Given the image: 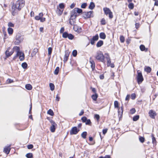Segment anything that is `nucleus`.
<instances>
[{
	"label": "nucleus",
	"instance_id": "1",
	"mask_svg": "<svg viewBox=\"0 0 158 158\" xmlns=\"http://www.w3.org/2000/svg\"><path fill=\"white\" fill-rule=\"evenodd\" d=\"M10 48H8L6 52V57H8L12 55L15 51L16 52V54L14 57L13 59H15L17 57L19 56V59L20 60H23L24 59V54L23 52L20 51L19 48L18 47L15 46L14 47L13 49L9 51Z\"/></svg>",
	"mask_w": 158,
	"mask_h": 158
},
{
	"label": "nucleus",
	"instance_id": "2",
	"mask_svg": "<svg viewBox=\"0 0 158 158\" xmlns=\"http://www.w3.org/2000/svg\"><path fill=\"white\" fill-rule=\"evenodd\" d=\"M25 5V1L24 0H18L15 4L13 5L12 7V14L15 15L16 13L20 10Z\"/></svg>",
	"mask_w": 158,
	"mask_h": 158
},
{
	"label": "nucleus",
	"instance_id": "3",
	"mask_svg": "<svg viewBox=\"0 0 158 158\" xmlns=\"http://www.w3.org/2000/svg\"><path fill=\"white\" fill-rule=\"evenodd\" d=\"M23 40V36L19 33H18L16 34L15 37V45H19Z\"/></svg>",
	"mask_w": 158,
	"mask_h": 158
},
{
	"label": "nucleus",
	"instance_id": "4",
	"mask_svg": "<svg viewBox=\"0 0 158 158\" xmlns=\"http://www.w3.org/2000/svg\"><path fill=\"white\" fill-rule=\"evenodd\" d=\"M96 58L99 61L103 62L104 60V57L101 51H99L97 53L95 56Z\"/></svg>",
	"mask_w": 158,
	"mask_h": 158
},
{
	"label": "nucleus",
	"instance_id": "5",
	"mask_svg": "<svg viewBox=\"0 0 158 158\" xmlns=\"http://www.w3.org/2000/svg\"><path fill=\"white\" fill-rule=\"evenodd\" d=\"M49 122L51 124V126L50 127V130L51 132H54L55 131L56 127L57 126V124L52 119H51L48 118Z\"/></svg>",
	"mask_w": 158,
	"mask_h": 158
},
{
	"label": "nucleus",
	"instance_id": "6",
	"mask_svg": "<svg viewBox=\"0 0 158 158\" xmlns=\"http://www.w3.org/2000/svg\"><path fill=\"white\" fill-rule=\"evenodd\" d=\"M137 81L138 83L139 84L143 81V78L142 74L139 70L137 71Z\"/></svg>",
	"mask_w": 158,
	"mask_h": 158
},
{
	"label": "nucleus",
	"instance_id": "7",
	"mask_svg": "<svg viewBox=\"0 0 158 158\" xmlns=\"http://www.w3.org/2000/svg\"><path fill=\"white\" fill-rule=\"evenodd\" d=\"M103 10L105 15H107L108 14L109 17L110 19L113 18V15H112V12L110 10L109 8L107 7L104 8L103 9Z\"/></svg>",
	"mask_w": 158,
	"mask_h": 158
},
{
	"label": "nucleus",
	"instance_id": "8",
	"mask_svg": "<svg viewBox=\"0 0 158 158\" xmlns=\"http://www.w3.org/2000/svg\"><path fill=\"white\" fill-rule=\"evenodd\" d=\"M79 131L80 129H78L77 127H73L70 131V135H76Z\"/></svg>",
	"mask_w": 158,
	"mask_h": 158
},
{
	"label": "nucleus",
	"instance_id": "9",
	"mask_svg": "<svg viewBox=\"0 0 158 158\" xmlns=\"http://www.w3.org/2000/svg\"><path fill=\"white\" fill-rule=\"evenodd\" d=\"M92 11H90L88 12H84L83 13V17L85 19H87L93 16Z\"/></svg>",
	"mask_w": 158,
	"mask_h": 158
},
{
	"label": "nucleus",
	"instance_id": "10",
	"mask_svg": "<svg viewBox=\"0 0 158 158\" xmlns=\"http://www.w3.org/2000/svg\"><path fill=\"white\" fill-rule=\"evenodd\" d=\"M148 114L150 117L153 119L155 118V116L157 115L156 112L153 110H149Z\"/></svg>",
	"mask_w": 158,
	"mask_h": 158
},
{
	"label": "nucleus",
	"instance_id": "11",
	"mask_svg": "<svg viewBox=\"0 0 158 158\" xmlns=\"http://www.w3.org/2000/svg\"><path fill=\"white\" fill-rule=\"evenodd\" d=\"M98 35L97 34L93 36L92 38L90 40V44L92 45H94L95 43V41L98 40Z\"/></svg>",
	"mask_w": 158,
	"mask_h": 158
},
{
	"label": "nucleus",
	"instance_id": "12",
	"mask_svg": "<svg viewBox=\"0 0 158 158\" xmlns=\"http://www.w3.org/2000/svg\"><path fill=\"white\" fill-rule=\"evenodd\" d=\"M73 9L72 11L70 18L72 19H75L77 14V13Z\"/></svg>",
	"mask_w": 158,
	"mask_h": 158
},
{
	"label": "nucleus",
	"instance_id": "13",
	"mask_svg": "<svg viewBox=\"0 0 158 158\" xmlns=\"http://www.w3.org/2000/svg\"><path fill=\"white\" fill-rule=\"evenodd\" d=\"M10 145L9 146L6 147L4 149V152L7 154H9L10 151Z\"/></svg>",
	"mask_w": 158,
	"mask_h": 158
},
{
	"label": "nucleus",
	"instance_id": "14",
	"mask_svg": "<svg viewBox=\"0 0 158 158\" xmlns=\"http://www.w3.org/2000/svg\"><path fill=\"white\" fill-rule=\"evenodd\" d=\"M91 58H90V60L89 61V62L91 64V68L93 70L95 68V64L94 61L93 60H91Z\"/></svg>",
	"mask_w": 158,
	"mask_h": 158
},
{
	"label": "nucleus",
	"instance_id": "15",
	"mask_svg": "<svg viewBox=\"0 0 158 158\" xmlns=\"http://www.w3.org/2000/svg\"><path fill=\"white\" fill-rule=\"evenodd\" d=\"M73 29L76 31L79 32L81 31V28L80 27H77V25H74L73 26Z\"/></svg>",
	"mask_w": 158,
	"mask_h": 158
},
{
	"label": "nucleus",
	"instance_id": "16",
	"mask_svg": "<svg viewBox=\"0 0 158 158\" xmlns=\"http://www.w3.org/2000/svg\"><path fill=\"white\" fill-rule=\"evenodd\" d=\"M43 15V14L42 13H39L38 16H37L35 17V19L36 20H38L40 19L42 17Z\"/></svg>",
	"mask_w": 158,
	"mask_h": 158
},
{
	"label": "nucleus",
	"instance_id": "17",
	"mask_svg": "<svg viewBox=\"0 0 158 158\" xmlns=\"http://www.w3.org/2000/svg\"><path fill=\"white\" fill-rule=\"evenodd\" d=\"M107 65L108 66H110L111 68H114V65L113 64L111 63L110 59L107 60Z\"/></svg>",
	"mask_w": 158,
	"mask_h": 158
},
{
	"label": "nucleus",
	"instance_id": "18",
	"mask_svg": "<svg viewBox=\"0 0 158 158\" xmlns=\"http://www.w3.org/2000/svg\"><path fill=\"white\" fill-rule=\"evenodd\" d=\"M103 44V41L100 40L98 41L96 44V46L97 47H100L102 46Z\"/></svg>",
	"mask_w": 158,
	"mask_h": 158
},
{
	"label": "nucleus",
	"instance_id": "19",
	"mask_svg": "<svg viewBox=\"0 0 158 158\" xmlns=\"http://www.w3.org/2000/svg\"><path fill=\"white\" fill-rule=\"evenodd\" d=\"M75 19H72L70 18L69 21V23L72 26H74L75 23Z\"/></svg>",
	"mask_w": 158,
	"mask_h": 158
},
{
	"label": "nucleus",
	"instance_id": "20",
	"mask_svg": "<svg viewBox=\"0 0 158 158\" xmlns=\"http://www.w3.org/2000/svg\"><path fill=\"white\" fill-rule=\"evenodd\" d=\"M100 37L102 39H105L106 38V35L104 33L101 32L99 35Z\"/></svg>",
	"mask_w": 158,
	"mask_h": 158
},
{
	"label": "nucleus",
	"instance_id": "21",
	"mask_svg": "<svg viewBox=\"0 0 158 158\" xmlns=\"http://www.w3.org/2000/svg\"><path fill=\"white\" fill-rule=\"evenodd\" d=\"M140 48L141 51H147L148 50L147 48H146L143 45H141L140 46Z\"/></svg>",
	"mask_w": 158,
	"mask_h": 158
},
{
	"label": "nucleus",
	"instance_id": "22",
	"mask_svg": "<svg viewBox=\"0 0 158 158\" xmlns=\"http://www.w3.org/2000/svg\"><path fill=\"white\" fill-rule=\"evenodd\" d=\"M69 56V53H68V52L66 53L64 59V62H66L67 60L68 59Z\"/></svg>",
	"mask_w": 158,
	"mask_h": 158
},
{
	"label": "nucleus",
	"instance_id": "23",
	"mask_svg": "<svg viewBox=\"0 0 158 158\" xmlns=\"http://www.w3.org/2000/svg\"><path fill=\"white\" fill-rule=\"evenodd\" d=\"M75 11L77 13L80 14L82 12V10L81 9H79L78 8H75L74 9Z\"/></svg>",
	"mask_w": 158,
	"mask_h": 158
},
{
	"label": "nucleus",
	"instance_id": "24",
	"mask_svg": "<svg viewBox=\"0 0 158 158\" xmlns=\"http://www.w3.org/2000/svg\"><path fill=\"white\" fill-rule=\"evenodd\" d=\"M95 7V5L94 3L91 2L89 6V8L91 10L93 9Z\"/></svg>",
	"mask_w": 158,
	"mask_h": 158
},
{
	"label": "nucleus",
	"instance_id": "25",
	"mask_svg": "<svg viewBox=\"0 0 158 158\" xmlns=\"http://www.w3.org/2000/svg\"><path fill=\"white\" fill-rule=\"evenodd\" d=\"M98 97V94L95 93L92 96V98L94 101H96Z\"/></svg>",
	"mask_w": 158,
	"mask_h": 158
},
{
	"label": "nucleus",
	"instance_id": "26",
	"mask_svg": "<svg viewBox=\"0 0 158 158\" xmlns=\"http://www.w3.org/2000/svg\"><path fill=\"white\" fill-rule=\"evenodd\" d=\"M26 156L27 158H33V155L32 153H29L26 154Z\"/></svg>",
	"mask_w": 158,
	"mask_h": 158
},
{
	"label": "nucleus",
	"instance_id": "27",
	"mask_svg": "<svg viewBox=\"0 0 158 158\" xmlns=\"http://www.w3.org/2000/svg\"><path fill=\"white\" fill-rule=\"evenodd\" d=\"M47 114L50 115L52 116L54 115V113L53 111L51 109L47 111Z\"/></svg>",
	"mask_w": 158,
	"mask_h": 158
},
{
	"label": "nucleus",
	"instance_id": "28",
	"mask_svg": "<svg viewBox=\"0 0 158 158\" xmlns=\"http://www.w3.org/2000/svg\"><path fill=\"white\" fill-rule=\"evenodd\" d=\"M8 32L9 34L11 35L13 33V30L12 28L9 27L8 28Z\"/></svg>",
	"mask_w": 158,
	"mask_h": 158
},
{
	"label": "nucleus",
	"instance_id": "29",
	"mask_svg": "<svg viewBox=\"0 0 158 158\" xmlns=\"http://www.w3.org/2000/svg\"><path fill=\"white\" fill-rule=\"evenodd\" d=\"M60 68L59 67H57L54 71V73L55 75H57L59 71Z\"/></svg>",
	"mask_w": 158,
	"mask_h": 158
},
{
	"label": "nucleus",
	"instance_id": "30",
	"mask_svg": "<svg viewBox=\"0 0 158 158\" xmlns=\"http://www.w3.org/2000/svg\"><path fill=\"white\" fill-rule=\"evenodd\" d=\"M145 71L148 73H150L151 71V69L149 67H147L145 68Z\"/></svg>",
	"mask_w": 158,
	"mask_h": 158
},
{
	"label": "nucleus",
	"instance_id": "31",
	"mask_svg": "<svg viewBox=\"0 0 158 158\" xmlns=\"http://www.w3.org/2000/svg\"><path fill=\"white\" fill-rule=\"evenodd\" d=\"M87 135V133L86 131L83 132L81 134V136L84 139H85Z\"/></svg>",
	"mask_w": 158,
	"mask_h": 158
},
{
	"label": "nucleus",
	"instance_id": "32",
	"mask_svg": "<svg viewBox=\"0 0 158 158\" xmlns=\"http://www.w3.org/2000/svg\"><path fill=\"white\" fill-rule=\"evenodd\" d=\"M14 82L13 80L10 78H8L6 81V83L9 84L13 83Z\"/></svg>",
	"mask_w": 158,
	"mask_h": 158
},
{
	"label": "nucleus",
	"instance_id": "33",
	"mask_svg": "<svg viewBox=\"0 0 158 158\" xmlns=\"http://www.w3.org/2000/svg\"><path fill=\"white\" fill-rule=\"evenodd\" d=\"M139 118V115H136L134 116L133 118V120L134 121H136L138 120Z\"/></svg>",
	"mask_w": 158,
	"mask_h": 158
},
{
	"label": "nucleus",
	"instance_id": "34",
	"mask_svg": "<svg viewBox=\"0 0 158 158\" xmlns=\"http://www.w3.org/2000/svg\"><path fill=\"white\" fill-rule=\"evenodd\" d=\"M128 7L131 9H132L134 7V4L132 3H130L128 6Z\"/></svg>",
	"mask_w": 158,
	"mask_h": 158
},
{
	"label": "nucleus",
	"instance_id": "35",
	"mask_svg": "<svg viewBox=\"0 0 158 158\" xmlns=\"http://www.w3.org/2000/svg\"><path fill=\"white\" fill-rule=\"evenodd\" d=\"M63 10H60L58 8L57 10V12L59 15H60L63 13Z\"/></svg>",
	"mask_w": 158,
	"mask_h": 158
},
{
	"label": "nucleus",
	"instance_id": "36",
	"mask_svg": "<svg viewBox=\"0 0 158 158\" xmlns=\"http://www.w3.org/2000/svg\"><path fill=\"white\" fill-rule=\"evenodd\" d=\"M25 88L26 89H32V86L30 84H27L26 85Z\"/></svg>",
	"mask_w": 158,
	"mask_h": 158
},
{
	"label": "nucleus",
	"instance_id": "37",
	"mask_svg": "<svg viewBox=\"0 0 158 158\" xmlns=\"http://www.w3.org/2000/svg\"><path fill=\"white\" fill-rule=\"evenodd\" d=\"M21 66H22V67L23 69H26L27 68V64L26 63L24 62V63H23L22 64Z\"/></svg>",
	"mask_w": 158,
	"mask_h": 158
},
{
	"label": "nucleus",
	"instance_id": "38",
	"mask_svg": "<svg viewBox=\"0 0 158 158\" xmlns=\"http://www.w3.org/2000/svg\"><path fill=\"white\" fill-rule=\"evenodd\" d=\"M67 37L70 40H72L73 39L74 36L72 34H68Z\"/></svg>",
	"mask_w": 158,
	"mask_h": 158
},
{
	"label": "nucleus",
	"instance_id": "39",
	"mask_svg": "<svg viewBox=\"0 0 158 158\" xmlns=\"http://www.w3.org/2000/svg\"><path fill=\"white\" fill-rule=\"evenodd\" d=\"M52 48L51 47H49L48 49V54L50 55L52 53Z\"/></svg>",
	"mask_w": 158,
	"mask_h": 158
},
{
	"label": "nucleus",
	"instance_id": "40",
	"mask_svg": "<svg viewBox=\"0 0 158 158\" xmlns=\"http://www.w3.org/2000/svg\"><path fill=\"white\" fill-rule=\"evenodd\" d=\"M114 106L115 108L118 107V103L117 101H115L114 102Z\"/></svg>",
	"mask_w": 158,
	"mask_h": 158
},
{
	"label": "nucleus",
	"instance_id": "41",
	"mask_svg": "<svg viewBox=\"0 0 158 158\" xmlns=\"http://www.w3.org/2000/svg\"><path fill=\"white\" fill-rule=\"evenodd\" d=\"M68 33L66 32H64L63 33L62 35V37L64 38H67L68 37Z\"/></svg>",
	"mask_w": 158,
	"mask_h": 158
},
{
	"label": "nucleus",
	"instance_id": "42",
	"mask_svg": "<svg viewBox=\"0 0 158 158\" xmlns=\"http://www.w3.org/2000/svg\"><path fill=\"white\" fill-rule=\"evenodd\" d=\"M120 40L121 42L123 43L125 40L124 37L122 35L120 36Z\"/></svg>",
	"mask_w": 158,
	"mask_h": 158
},
{
	"label": "nucleus",
	"instance_id": "43",
	"mask_svg": "<svg viewBox=\"0 0 158 158\" xmlns=\"http://www.w3.org/2000/svg\"><path fill=\"white\" fill-rule=\"evenodd\" d=\"M131 99L132 100L135 99L136 98V95L135 94L133 93L131 95Z\"/></svg>",
	"mask_w": 158,
	"mask_h": 158
},
{
	"label": "nucleus",
	"instance_id": "44",
	"mask_svg": "<svg viewBox=\"0 0 158 158\" xmlns=\"http://www.w3.org/2000/svg\"><path fill=\"white\" fill-rule=\"evenodd\" d=\"M59 8L63 10L64 8V5L63 3H61L59 5Z\"/></svg>",
	"mask_w": 158,
	"mask_h": 158
},
{
	"label": "nucleus",
	"instance_id": "45",
	"mask_svg": "<svg viewBox=\"0 0 158 158\" xmlns=\"http://www.w3.org/2000/svg\"><path fill=\"white\" fill-rule=\"evenodd\" d=\"M81 119L83 122L85 123L86 122L87 118L85 117H83L81 118Z\"/></svg>",
	"mask_w": 158,
	"mask_h": 158
},
{
	"label": "nucleus",
	"instance_id": "46",
	"mask_svg": "<svg viewBox=\"0 0 158 158\" xmlns=\"http://www.w3.org/2000/svg\"><path fill=\"white\" fill-rule=\"evenodd\" d=\"M77 52L76 50H73L72 52L73 55L74 57L76 56H77Z\"/></svg>",
	"mask_w": 158,
	"mask_h": 158
},
{
	"label": "nucleus",
	"instance_id": "47",
	"mask_svg": "<svg viewBox=\"0 0 158 158\" xmlns=\"http://www.w3.org/2000/svg\"><path fill=\"white\" fill-rule=\"evenodd\" d=\"M139 140L141 142L143 143L144 141V138L142 137H140L139 138Z\"/></svg>",
	"mask_w": 158,
	"mask_h": 158
},
{
	"label": "nucleus",
	"instance_id": "48",
	"mask_svg": "<svg viewBox=\"0 0 158 158\" xmlns=\"http://www.w3.org/2000/svg\"><path fill=\"white\" fill-rule=\"evenodd\" d=\"M38 52V49L36 48H34L32 52V53L34 55H35Z\"/></svg>",
	"mask_w": 158,
	"mask_h": 158
},
{
	"label": "nucleus",
	"instance_id": "49",
	"mask_svg": "<svg viewBox=\"0 0 158 158\" xmlns=\"http://www.w3.org/2000/svg\"><path fill=\"white\" fill-rule=\"evenodd\" d=\"M94 118L97 119V121H98L100 118V116L98 114H96L94 115Z\"/></svg>",
	"mask_w": 158,
	"mask_h": 158
},
{
	"label": "nucleus",
	"instance_id": "50",
	"mask_svg": "<svg viewBox=\"0 0 158 158\" xmlns=\"http://www.w3.org/2000/svg\"><path fill=\"white\" fill-rule=\"evenodd\" d=\"M91 121L89 119H87L86 122H85V124L86 125H90L91 124Z\"/></svg>",
	"mask_w": 158,
	"mask_h": 158
},
{
	"label": "nucleus",
	"instance_id": "51",
	"mask_svg": "<svg viewBox=\"0 0 158 158\" xmlns=\"http://www.w3.org/2000/svg\"><path fill=\"white\" fill-rule=\"evenodd\" d=\"M101 23L102 25H105L106 24V20L104 19H102L101 20Z\"/></svg>",
	"mask_w": 158,
	"mask_h": 158
},
{
	"label": "nucleus",
	"instance_id": "52",
	"mask_svg": "<svg viewBox=\"0 0 158 158\" xmlns=\"http://www.w3.org/2000/svg\"><path fill=\"white\" fill-rule=\"evenodd\" d=\"M50 87V89H54V85L52 83H50L49 84Z\"/></svg>",
	"mask_w": 158,
	"mask_h": 158
},
{
	"label": "nucleus",
	"instance_id": "53",
	"mask_svg": "<svg viewBox=\"0 0 158 158\" xmlns=\"http://www.w3.org/2000/svg\"><path fill=\"white\" fill-rule=\"evenodd\" d=\"M152 141L153 144L156 143V141L155 138L153 136V135H152Z\"/></svg>",
	"mask_w": 158,
	"mask_h": 158
},
{
	"label": "nucleus",
	"instance_id": "54",
	"mask_svg": "<svg viewBox=\"0 0 158 158\" xmlns=\"http://www.w3.org/2000/svg\"><path fill=\"white\" fill-rule=\"evenodd\" d=\"M135 112V110L134 108H132L130 110V113L131 114H134Z\"/></svg>",
	"mask_w": 158,
	"mask_h": 158
},
{
	"label": "nucleus",
	"instance_id": "55",
	"mask_svg": "<svg viewBox=\"0 0 158 158\" xmlns=\"http://www.w3.org/2000/svg\"><path fill=\"white\" fill-rule=\"evenodd\" d=\"M87 6L86 3H83L81 5V7L83 8H85Z\"/></svg>",
	"mask_w": 158,
	"mask_h": 158
},
{
	"label": "nucleus",
	"instance_id": "56",
	"mask_svg": "<svg viewBox=\"0 0 158 158\" xmlns=\"http://www.w3.org/2000/svg\"><path fill=\"white\" fill-rule=\"evenodd\" d=\"M27 148L28 149H31L33 147V146L32 144H29L27 146Z\"/></svg>",
	"mask_w": 158,
	"mask_h": 158
},
{
	"label": "nucleus",
	"instance_id": "57",
	"mask_svg": "<svg viewBox=\"0 0 158 158\" xmlns=\"http://www.w3.org/2000/svg\"><path fill=\"white\" fill-rule=\"evenodd\" d=\"M105 56V57L106 58L107 60L110 59V57L108 54H106Z\"/></svg>",
	"mask_w": 158,
	"mask_h": 158
},
{
	"label": "nucleus",
	"instance_id": "58",
	"mask_svg": "<svg viewBox=\"0 0 158 158\" xmlns=\"http://www.w3.org/2000/svg\"><path fill=\"white\" fill-rule=\"evenodd\" d=\"M8 26L9 27H14V25L13 23L10 22L8 23Z\"/></svg>",
	"mask_w": 158,
	"mask_h": 158
},
{
	"label": "nucleus",
	"instance_id": "59",
	"mask_svg": "<svg viewBox=\"0 0 158 158\" xmlns=\"http://www.w3.org/2000/svg\"><path fill=\"white\" fill-rule=\"evenodd\" d=\"M45 20V18H43V17L41 18L40 19V21L41 22H44Z\"/></svg>",
	"mask_w": 158,
	"mask_h": 158
},
{
	"label": "nucleus",
	"instance_id": "60",
	"mask_svg": "<svg viewBox=\"0 0 158 158\" xmlns=\"http://www.w3.org/2000/svg\"><path fill=\"white\" fill-rule=\"evenodd\" d=\"M130 95L129 94H128L126 98H125V100H126V101H128L129 100V98H130Z\"/></svg>",
	"mask_w": 158,
	"mask_h": 158
},
{
	"label": "nucleus",
	"instance_id": "61",
	"mask_svg": "<svg viewBox=\"0 0 158 158\" xmlns=\"http://www.w3.org/2000/svg\"><path fill=\"white\" fill-rule=\"evenodd\" d=\"M107 129H103L102 131V132L103 134H105L107 132Z\"/></svg>",
	"mask_w": 158,
	"mask_h": 158
},
{
	"label": "nucleus",
	"instance_id": "62",
	"mask_svg": "<svg viewBox=\"0 0 158 158\" xmlns=\"http://www.w3.org/2000/svg\"><path fill=\"white\" fill-rule=\"evenodd\" d=\"M139 23H136L135 24V27L136 29H137L139 27Z\"/></svg>",
	"mask_w": 158,
	"mask_h": 158
},
{
	"label": "nucleus",
	"instance_id": "63",
	"mask_svg": "<svg viewBox=\"0 0 158 158\" xmlns=\"http://www.w3.org/2000/svg\"><path fill=\"white\" fill-rule=\"evenodd\" d=\"M64 31V28L63 27H61L60 30V33H62Z\"/></svg>",
	"mask_w": 158,
	"mask_h": 158
},
{
	"label": "nucleus",
	"instance_id": "64",
	"mask_svg": "<svg viewBox=\"0 0 158 158\" xmlns=\"http://www.w3.org/2000/svg\"><path fill=\"white\" fill-rule=\"evenodd\" d=\"M84 113V111L83 110H82L80 113L79 114V115L81 116Z\"/></svg>",
	"mask_w": 158,
	"mask_h": 158
}]
</instances>
